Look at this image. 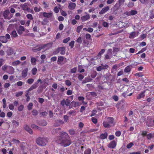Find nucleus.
<instances>
[{"mask_svg":"<svg viewBox=\"0 0 154 154\" xmlns=\"http://www.w3.org/2000/svg\"><path fill=\"white\" fill-rule=\"evenodd\" d=\"M59 140L60 145L64 147H67L69 146L72 143L70 137L68 134L63 131L59 133Z\"/></svg>","mask_w":154,"mask_h":154,"instance_id":"f257e3e1","label":"nucleus"},{"mask_svg":"<svg viewBox=\"0 0 154 154\" xmlns=\"http://www.w3.org/2000/svg\"><path fill=\"white\" fill-rule=\"evenodd\" d=\"M48 138L47 137H40L36 139V142L37 144L41 146H45L48 142Z\"/></svg>","mask_w":154,"mask_h":154,"instance_id":"f03ea898","label":"nucleus"},{"mask_svg":"<svg viewBox=\"0 0 154 154\" xmlns=\"http://www.w3.org/2000/svg\"><path fill=\"white\" fill-rule=\"evenodd\" d=\"M105 120L103 121V125L105 128H109L111 127V125L114 122V119L112 117H106Z\"/></svg>","mask_w":154,"mask_h":154,"instance_id":"7ed1b4c3","label":"nucleus"},{"mask_svg":"<svg viewBox=\"0 0 154 154\" xmlns=\"http://www.w3.org/2000/svg\"><path fill=\"white\" fill-rule=\"evenodd\" d=\"M10 36L9 34H6L5 36H0V42L3 43H6L8 39L10 38Z\"/></svg>","mask_w":154,"mask_h":154,"instance_id":"20e7f679","label":"nucleus"},{"mask_svg":"<svg viewBox=\"0 0 154 154\" xmlns=\"http://www.w3.org/2000/svg\"><path fill=\"white\" fill-rule=\"evenodd\" d=\"M53 43L52 42H49L46 44H42L41 45V48L45 50L49 49L52 46Z\"/></svg>","mask_w":154,"mask_h":154,"instance_id":"39448f33","label":"nucleus"},{"mask_svg":"<svg viewBox=\"0 0 154 154\" xmlns=\"http://www.w3.org/2000/svg\"><path fill=\"white\" fill-rule=\"evenodd\" d=\"M40 82L41 83L42 82L41 80L39 79L37 80V81L36 82L30 87L28 89V91H31L37 88L38 85V83Z\"/></svg>","mask_w":154,"mask_h":154,"instance_id":"423d86ee","label":"nucleus"},{"mask_svg":"<svg viewBox=\"0 0 154 154\" xmlns=\"http://www.w3.org/2000/svg\"><path fill=\"white\" fill-rule=\"evenodd\" d=\"M109 66L108 65L106 64L103 65V64H101L100 66L97 67L96 70L97 71H100L102 70L106 69Z\"/></svg>","mask_w":154,"mask_h":154,"instance_id":"0eeeda50","label":"nucleus"},{"mask_svg":"<svg viewBox=\"0 0 154 154\" xmlns=\"http://www.w3.org/2000/svg\"><path fill=\"white\" fill-rule=\"evenodd\" d=\"M137 11L134 10H131V11H130L126 12L125 14L127 16H129L135 15L137 14Z\"/></svg>","mask_w":154,"mask_h":154,"instance_id":"6e6552de","label":"nucleus"},{"mask_svg":"<svg viewBox=\"0 0 154 154\" xmlns=\"http://www.w3.org/2000/svg\"><path fill=\"white\" fill-rule=\"evenodd\" d=\"M41 13L42 14V15L44 17L47 18L51 17L53 15V13L52 12L47 13L44 12H42Z\"/></svg>","mask_w":154,"mask_h":154,"instance_id":"1a4fd4ad","label":"nucleus"},{"mask_svg":"<svg viewBox=\"0 0 154 154\" xmlns=\"http://www.w3.org/2000/svg\"><path fill=\"white\" fill-rule=\"evenodd\" d=\"M10 13L9 11L8 10H7L5 11L3 13V16L5 19H8L10 20L11 17H8V15Z\"/></svg>","mask_w":154,"mask_h":154,"instance_id":"9d476101","label":"nucleus"},{"mask_svg":"<svg viewBox=\"0 0 154 154\" xmlns=\"http://www.w3.org/2000/svg\"><path fill=\"white\" fill-rule=\"evenodd\" d=\"M109 9V7L108 6H106L103 8L101 11L99 12V14L100 15L102 14L107 12Z\"/></svg>","mask_w":154,"mask_h":154,"instance_id":"9b49d317","label":"nucleus"},{"mask_svg":"<svg viewBox=\"0 0 154 154\" xmlns=\"http://www.w3.org/2000/svg\"><path fill=\"white\" fill-rule=\"evenodd\" d=\"M7 72L10 74H12L14 72V69L13 67L8 66Z\"/></svg>","mask_w":154,"mask_h":154,"instance_id":"f8f14e48","label":"nucleus"},{"mask_svg":"<svg viewBox=\"0 0 154 154\" xmlns=\"http://www.w3.org/2000/svg\"><path fill=\"white\" fill-rule=\"evenodd\" d=\"M116 146V143L115 140H113L109 143L108 146L109 148L114 149Z\"/></svg>","mask_w":154,"mask_h":154,"instance_id":"ddd939ff","label":"nucleus"},{"mask_svg":"<svg viewBox=\"0 0 154 154\" xmlns=\"http://www.w3.org/2000/svg\"><path fill=\"white\" fill-rule=\"evenodd\" d=\"M20 7L24 11H26L27 9L28 6V4L26 3H25L23 4L20 5Z\"/></svg>","mask_w":154,"mask_h":154,"instance_id":"4468645a","label":"nucleus"},{"mask_svg":"<svg viewBox=\"0 0 154 154\" xmlns=\"http://www.w3.org/2000/svg\"><path fill=\"white\" fill-rule=\"evenodd\" d=\"M25 29L22 26H20L18 29H17V33L20 35H21L23 32L25 31Z\"/></svg>","mask_w":154,"mask_h":154,"instance_id":"2eb2a0df","label":"nucleus"},{"mask_svg":"<svg viewBox=\"0 0 154 154\" xmlns=\"http://www.w3.org/2000/svg\"><path fill=\"white\" fill-rule=\"evenodd\" d=\"M125 2V0H119L118 1L119 3V5L118 6V5L117 3H116L114 5V7L115 8L117 7V9L119 8Z\"/></svg>","mask_w":154,"mask_h":154,"instance_id":"dca6fc26","label":"nucleus"},{"mask_svg":"<svg viewBox=\"0 0 154 154\" xmlns=\"http://www.w3.org/2000/svg\"><path fill=\"white\" fill-rule=\"evenodd\" d=\"M76 5L75 3L70 2L69 4L68 8L69 9L71 10H74L75 8Z\"/></svg>","mask_w":154,"mask_h":154,"instance_id":"f3484780","label":"nucleus"},{"mask_svg":"<svg viewBox=\"0 0 154 154\" xmlns=\"http://www.w3.org/2000/svg\"><path fill=\"white\" fill-rule=\"evenodd\" d=\"M24 129L28 131L30 134H32L33 133V131L31 128L28 125H26L24 127Z\"/></svg>","mask_w":154,"mask_h":154,"instance_id":"a211bd4d","label":"nucleus"},{"mask_svg":"<svg viewBox=\"0 0 154 154\" xmlns=\"http://www.w3.org/2000/svg\"><path fill=\"white\" fill-rule=\"evenodd\" d=\"M28 69L27 68H26L23 69L22 72V75L23 78H25L27 75Z\"/></svg>","mask_w":154,"mask_h":154,"instance_id":"6ab92c4d","label":"nucleus"},{"mask_svg":"<svg viewBox=\"0 0 154 154\" xmlns=\"http://www.w3.org/2000/svg\"><path fill=\"white\" fill-rule=\"evenodd\" d=\"M7 55L8 56L12 55L14 54V51L13 49L10 48L7 51Z\"/></svg>","mask_w":154,"mask_h":154,"instance_id":"aec40b11","label":"nucleus"},{"mask_svg":"<svg viewBox=\"0 0 154 154\" xmlns=\"http://www.w3.org/2000/svg\"><path fill=\"white\" fill-rule=\"evenodd\" d=\"M90 18V16L89 14H87L86 15L82 16L81 17V20L82 22H84Z\"/></svg>","mask_w":154,"mask_h":154,"instance_id":"412c9836","label":"nucleus"},{"mask_svg":"<svg viewBox=\"0 0 154 154\" xmlns=\"http://www.w3.org/2000/svg\"><path fill=\"white\" fill-rule=\"evenodd\" d=\"M108 136V133L105 132L104 134H101L100 136V138L101 139H104L106 138Z\"/></svg>","mask_w":154,"mask_h":154,"instance_id":"4be33fe9","label":"nucleus"},{"mask_svg":"<svg viewBox=\"0 0 154 154\" xmlns=\"http://www.w3.org/2000/svg\"><path fill=\"white\" fill-rule=\"evenodd\" d=\"M20 146L21 149L22 150H24L27 145V143L24 142H20Z\"/></svg>","mask_w":154,"mask_h":154,"instance_id":"5701e85b","label":"nucleus"},{"mask_svg":"<svg viewBox=\"0 0 154 154\" xmlns=\"http://www.w3.org/2000/svg\"><path fill=\"white\" fill-rule=\"evenodd\" d=\"M30 58V61L32 64L33 65H35L36 64V62H37L36 59L35 58L33 57H31Z\"/></svg>","mask_w":154,"mask_h":154,"instance_id":"b1692460","label":"nucleus"},{"mask_svg":"<svg viewBox=\"0 0 154 154\" xmlns=\"http://www.w3.org/2000/svg\"><path fill=\"white\" fill-rule=\"evenodd\" d=\"M145 91H143L142 92L140 93V94H139L138 95L137 97V99H140V98H142L143 97L145 96Z\"/></svg>","mask_w":154,"mask_h":154,"instance_id":"393cba45","label":"nucleus"},{"mask_svg":"<svg viewBox=\"0 0 154 154\" xmlns=\"http://www.w3.org/2000/svg\"><path fill=\"white\" fill-rule=\"evenodd\" d=\"M64 60V57L63 56H59L58 57L57 61V64L60 65L61 64V62H63Z\"/></svg>","mask_w":154,"mask_h":154,"instance_id":"a878e982","label":"nucleus"},{"mask_svg":"<svg viewBox=\"0 0 154 154\" xmlns=\"http://www.w3.org/2000/svg\"><path fill=\"white\" fill-rule=\"evenodd\" d=\"M42 49V48H41V47L40 45V46L38 48L36 47L33 48L32 49V51L34 52H36L39 51Z\"/></svg>","mask_w":154,"mask_h":154,"instance_id":"bb28decb","label":"nucleus"},{"mask_svg":"<svg viewBox=\"0 0 154 154\" xmlns=\"http://www.w3.org/2000/svg\"><path fill=\"white\" fill-rule=\"evenodd\" d=\"M47 123L46 120H42L39 123V125L41 126H45L47 125Z\"/></svg>","mask_w":154,"mask_h":154,"instance_id":"cd10ccee","label":"nucleus"},{"mask_svg":"<svg viewBox=\"0 0 154 154\" xmlns=\"http://www.w3.org/2000/svg\"><path fill=\"white\" fill-rule=\"evenodd\" d=\"M21 63V62L19 60H16L12 62V65L13 66H15L20 64Z\"/></svg>","mask_w":154,"mask_h":154,"instance_id":"c85d7f7f","label":"nucleus"},{"mask_svg":"<svg viewBox=\"0 0 154 154\" xmlns=\"http://www.w3.org/2000/svg\"><path fill=\"white\" fill-rule=\"evenodd\" d=\"M131 70V68L130 67V66H127L124 69L125 72L128 73L130 72Z\"/></svg>","mask_w":154,"mask_h":154,"instance_id":"c756f323","label":"nucleus"},{"mask_svg":"<svg viewBox=\"0 0 154 154\" xmlns=\"http://www.w3.org/2000/svg\"><path fill=\"white\" fill-rule=\"evenodd\" d=\"M11 37L14 38H15L17 37V35L15 30H13L11 32Z\"/></svg>","mask_w":154,"mask_h":154,"instance_id":"7c9ffc66","label":"nucleus"},{"mask_svg":"<svg viewBox=\"0 0 154 154\" xmlns=\"http://www.w3.org/2000/svg\"><path fill=\"white\" fill-rule=\"evenodd\" d=\"M154 136V135L151 133L148 134L146 136L147 139L148 140H150L151 138H153Z\"/></svg>","mask_w":154,"mask_h":154,"instance_id":"2f4dec72","label":"nucleus"},{"mask_svg":"<svg viewBox=\"0 0 154 154\" xmlns=\"http://www.w3.org/2000/svg\"><path fill=\"white\" fill-rule=\"evenodd\" d=\"M31 127L33 129L41 130L40 127L35 124H32L31 125Z\"/></svg>","mask_w":154,"mask_h":154,"instance_id":"473e14b6","label":"nucleus"},{"mask_svg":"<svg viewBox=\"0 0 154 154\" xmlns=\"http://www.w3.org/2000/svg\"><path fill=\"white\" fill-rule=\"evenodd\" d=\"M83 26L82 25L78 26L76 29V32L78 33H79L80 32L81 30L83 28Z\"/></svg>","mask_w":154,"mask_h":154,"instance_id":"72a5a7b5","label":"nucleus"},{"mask_svg":"<svg viewBox=\"0 0 154 154\" xmlns=\"http://www.w3.org/2000/svg\"><path fill=\"white\" fill-rule=\"evenodd\" d=\"M68 114L75 116V111L74 110H71L68 112Z\"/></svg>","mask_w":154,"mask_h":154,"instance_id":"f704fd0d","label":"nucleus"},{"mask_svg":"<svg viewBox=\"0 0 154 154\" xmlns=\"http://www.w3.org/2000/svg\"><path fill=\"white\" fill-rule=\"evenodd\" d=\"M91 153V150L90 148L86 149L84 152V154H90Z\"/></svg>","mask_w":154,"mask_h":154,"instance_id":"c9c22d12","label":"nucleus"},{"mask_svg":"<svg viewBox=\"0 0 154 154\" xmlns=\"http://www.w3.org/2000/svg\"><path fill=\"white\" fill-rule=\"evenodd\" d=\"M2 102L3 103V107L4 108H5L7 106L6 100L5 98H3L2 99Z\"/></svg>","mask_w":154,"mask_h":154,"instance_id":"e433bc0d","label":"nucleus"},{"mask_svg":"<svg viewBox=\"0 0 154 154\" xmlns=\"http://www.w3.org/2000/svg\"><path fill=\"white\" fill-rule=\"evenodd\" d=\"M26 17L28 19L30 20H32L33 19L32 15L30 14H27L26 15Z\"/></svg>","mask_w":154,"mask_h":154,"instance_id":"4c0bfd02","label":"nucleus"},{"mask_svg":"<svg viewBox=\"0 0 154 154\" xmlns=\"http://www.w3.org/2000/svg\"><path fill=\"white\" fill-rule=\"evenodd\" d=\"M23 92V91H21L19 92H16L15 96L16 97H19L22 95Z\"/></svg>","mask_w":154,"mask_h":154,"instance_id":"58836bf2","label":"nucleus"},{"mask_svg":"<svg viewBox=\"0 0 154 154\" xmlns=\"http://www.w3.org/2000/svg\"><path fill=\"white\" fill-rule=\"evenodd\" d=\"M147 131H141V135L143 137H144L146 136H147Z\"/></svg>","mask_w":154,"mask_h":154,"instance_id":"ea45409f","label":"nucleus"},{"mask_svg":"<svg viewBox=\"0 0 154 154\" xmlns=\"http://www.w3.org/2000/svg\"><path fill=\"white\" fill-rule=\"evenodd\" d=\"M33 106V104L32 103H29L27 106V108L29 110H30L32 109Z\"/></svg>","mask_w":154,"mask_h":154,"instance_id":"a19ab883","label":"nucleus"},{"mask_svg":"<svg viewBox=\"0 0 154 154\" xmlns=\"http://www.w3.org/2000/svg\"><path fill=\"white\" fill-rule=\"evenodd\" d=\"M76 42L79 44L82 43V37H79L76 40Z\"/></svg>","mask_w":154,"mask_h":154,"instance_id":"79ce46f5","label":"nucleus"},{"mask_svg":"<svg viewBox=\"0 0 154 154\" xmlns=\"http://www.w3.org/2000/svg\"><path fill=\"white\" fill-rule=\"evenodd\" d=\"M91 120L92 122L95 124L97 123V119L95 118L94 117H93L91 119Z\"/></svg>","mask_w":154,"mask_h":154,"instance_id":"37998d69","label":"nucleus"},{"mask_svg":"<svg viewBox=\"0 0 154 154\" xmlns=\"http://www.w3.org/2000/svg\"><path fill=\"white\" fill-rule=\"evenodd\" d=\"M134 5V3L132 2H129L128 5V6L129 8H131Z\"/></svg>","mask_w":154,"mask_h":154,"instance_id":"c03bdc74","label":"nucleus"},{"mask_svg":"<svg viewBox=\"0 0 154 154\" xmlns=\"http://www.w3.org/2000/svg\"><path fill=\"white\" fill-rule=\"evenodd\" d=\"M34 79L32 78L28 79L27 80L28 83L29 84H32L34 82Z\"/></svg>","mask_w":154,"mask_h":154,"instance_id":"a18cd8bd","label":"nucleus"},{"mask_svg":"<svg viewBox=\"0 0 154 154\" xmlns=\"http://www.w3.org/2000/svg\"><path fill=\"white\" fill-rule=\"evenodd\" d=\"M70 40V38L68 37L63 40V43H66Z\"/></svg>","mask_w":154,"mask_h":154,"instance_id":"49530a36","label":"nucleus"},{"mask_svg":"<svg viewBox=\"0 0 154 154\" xmlns=\"http://www.w3.org/2000/svg\"><path fill=\"white\" fill-rule=\"evenodd\" d=\"M84 98L83 97H78V99L79 101H82V103H85V104H87V103H85L84 101Z\"/></svg>","mask_w":154,"mask_h":154,"instance_id":"de8ad7c7","label":"nucleus"},{"mask_svg":"<svg viewBox=\"0 0 154 154\" xmlns=\"http://www.w3.org/2000/svg\"><path fill=\"white\" fill-rule=\"evenodd\" d=\"M24 106L23 105H21L18 108V109L19 111H22L24 109Z\"/></svg>","mask_w":154,"mask_h":154,"instance_id":"09e8293b","label":"nucleus"},{"mask_svg":"<svg viewBox=\"0 0 154 154\" xmlns=\"http://www.w3.org/2000/svg\"><path fill=\"white\" fill-rule=\"evenodd\" d=\"M134 143L132 142H131L128 144L126 146V147L128 149H130L131 148L132 146H133Z\"/></svg>","mask_w":154,"mask_h":154,"instance_id":"8fccbe9b","label":"nucleus"},{"mask_svg":"<svg viewBox=\"0 0 154 154\" xmlns=\"http://www.w3.org/2000/svg\"><path fill=\"white\" fill-rule=\"evenodd\" d=\"M56 123H58L60 125H61L63 124L64 122L63 121L59 119L56 120Z\"/></svg>","mask_w":154,"mask_h":154,"instance_id":"3c124183","label":"nucleus"},{"mask_svg":"<svg viewBox=\"0 0 154 154\" xmlns=\"http://www.w3.org/2000/svg\"><path fill=\"white\" fill-rule=\"evenodd\" d=\"M12 123L16 127H17L19 125V122L15 120H13Z\"/></svg>","mask_w":154,"mask_h":154,"instance_id":"603ef678","label":"nucleus"},{"mask_svg":"<svg viewBox=\"0 0 154 154\" xmlns=\"http://www.w3.org/2000/svg\"><path fill=\"white\" fill-rule=\"evenodd\" d=\"M65 82L66 85L67 86H70L72 84L71 81L69 80H66Z\"/></svg>","mask_w":154,"mask_h":154,"instance_id":"864d4df0","label":"nucleus"},{"mask_svg":"<svg viewBox=\"0 0 154 154\" xmlns=\"http://www.w3.org/2000/svg\"><path fill=\"white\" fill-rule=\"evenodd\" d=\"M85 38L87 39L90 40L91 39V36L89 33H87L85 35Z\"/></svg>","mask_w":154,"mask_h":154,"instance_id":"5fc2aeb1","label":"nucleus"},{"mask_svg":"<svg viewBox=\"0 0 154 154\" xmlns=\"http://www.w3.org/2000/svg\"><path fill=\"white\" fill-rule=\"evenodd\" d=\"M63 119L64 121L66 122H69L68 117L67 116L65 115L63 116Z\"/></svg>","mask_w":154,"mask_h":154,"instance_id":"6e6d98bb","label":"nucleus"},{"mask_svg":"<svg viewBox=\"0 0 154 154\" xmlns=\"http://www.w3.org/2000/svg\"><path fill=\"white\" fill-rule=\"evenodd\" d=\"M37 70L36 68H33L32 70V74L33 75H35L37 73Z\"/></svg>","mask_w":154,"mask_h":154,"instance_id":"4d7b16f0","label":"nucleus"},{"mask_svg":"<svg viewBox=\"0 0 154 154\" xmlns=\"http://www.w3.org/2000/svg\"><path fill=\"white\" fill-rule=\"evenodd\" d=\"M135 75L136 76H138L139 77H142L143 76L142 72H140L137 73L135 74Z\"/></svg>","mask_w":154,"mask_h":154,"instance_id":"13d9d810","label":"nucleus"},{"mask_svg":"<svg viewBox=\"0 0 154 154\" xmlns=\"http://www.w3.org/2000/svg\"><path fill=\"white\" fill-rule=\"evenodd\" d=\"M68 132L71 135H73L75 134V131L73 129H70L69 130Z\"/></svg>","mask_w":154,"mask_h":154,"instance_id":"bf43d9fd","label":"nucleus"},{"mask_svg":"<svg viewBox=\"0 0 154 154\" xmlns=\"http://www.w3.org/2000/svg\"><path fill=\"white\" fill-rule=\"evenodd\" d=\"M32 114L33 116H35L38 114V111L36 109H33L32 111Z\"/></svg>","mask_w":154,"mask_h":154,"instance_id":"052dcab7","label":"nucleus"},{"mask_svg":"<svg viewBox=\"0 0 154 154\" xmlns=\"http://www.w3.org/2000/svg\"><path fill=\"white\" fill-rule=\"evenodd\" d=\"M8 66L5 65L2 66V70L5 71H7Z\"/></svg>","mask_w":154,"mask_h":154,"instance_id":"680f3d73","label":"nucleus"},{"mask_svg":"<svg viewBox=\"0 0 154 154\" xmlns=\"http://www.w3.org/2000/svg\"><path fill=\"white\" fill-rule=\"evenodd\" d=\"M60 12L62 16L64 17H66L67 16V14L65 11L62 10L61 11H60Z\"/></svg>","mask_w":154,"mask_h":154,"instance_id":"e2e57ef3","label":"nucleus"},{"mask_svg":"<svg viewBox=\"0 0 154 154\" xmlns=\"http://www.w3.org/2000/svg\"><path fill=\"white\" fill-rule=\"evenodd\" d=\"M8 107L9 109L11 110H13L14 108V105L12 104H9Z\"/></svg>","mask_w":154,"mask_h":154,"instance_id":"0e129e2a","label":"nucleus"},{"mask_svg":"<svg viewBox=\"0 0 154 154\" xmlns=\"http://www.w3.org/2000/svg\"><path fill=\"white\" fill-rule=\"evenodd\" d=\"M97 111L96 110H93L92 112L90 115L91 117L93 116H95L96 114V113L97 112Z\"/></svg>","mask_w":154,"mask_h":154,"instance_id":"69168bd1","label":"nucleus"},{"mask_svg":"<svg viewBox=\"0 0 154 154\" xmlns=\"http://www.w3.org/2000/svg\"><path fill=\"white\" fill-rule=\"evenodd\" d=\"M75 42L74 41H72L69 44V46H70L71 48H72L74 46Z\"/></svg>","mask_w":154,"mask_h":154,"instance_id":"338daca9","label":"nucleus"},{"mask_svg":"<svg viewBox=\"0 0 154 154\" xmlns=\"http://www.w3.org/2000/svg\"><path fill=\"white\" fill-rule=\"evenodd\" d=\"M121 133L120 131H117L115 132V135L117 137H119L121 135Z\"/></svg>","mask_w":154,"mask_h":154,"instance_id":"774afa93","label":"nucleus"}]
</instances>
